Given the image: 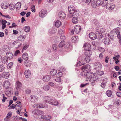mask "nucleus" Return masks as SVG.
I'll return each mask as SVG.
<instances>
[{"instance_id":"obj_45","label":"nucleus","mask_w":121,"mask_h":121,"mask_svg":"<svg viewBox=\"0 0 121 121\" xmlns=\"http://www.w3.org/2000/svg\"><path fill=\"white\" fill-rule=\"evenodd\" d=\"M13 63L12 62H10L7 65V67L9 69H10L12 67Z\"/></svg>"},{"instance_id":"obj_23","label":"nucleus","mask_w":121,"mask_h":121,"mask_svg":"<svg viewBox=\"0 0 121 121\" xmlns=\"http://www.w3.org/2000/svg\"><path fill=\"white\" fill-rule=\"evenodd\" d=\"M96 35L97 37V38L101 39L102 37V35L100 32L99 31H97L96 32Z\"/></svg>"},{"instance_id":"obj_12","label":"nucleus","mask_w":121,"mask_h":121,"mask_svg":"<svg viewBox=\"0 0 121 121\" xmlns=\"http://www.w3.org/2000/svg\"><path fill=\"white\" fill-rule=\"evenodd\" d=\"M32 113L37 115H43L44 112L43 111L37 109H35L33 110Z\"/></svg>"},{"instance_id":"obj_53","label":"nucleus","mask_w":121,"mask_h":121,"mask_svg":"<svg viewBox=\"0 0 121 121\" xmlns=\"http://www.w3.org/2000/svg\"><path fill=\"white\" fill-rule=\"evenodd\" d=\"M62 75V73L61 72L58 73L56 74V76L58 77H60Z\"/></svg>"},{"instance_id":"obj_6","label":"nucleus","mask_w":121,"mask_h":121,"mask_svg":"<svg viewBox=\"0 0 121 121\" xmlns=\"http://www.w3.org/2000/svg\"><path fill=\"white\" fill-rule=\"evenodd\" d=\"M68 9L69 13L71 14L77 11L76 10L74 7L73 6H69L68 7Z\"/></svg>"},{"instance_id":"obj_19","label":"nucleus","mask_w":121,"mask_h":121,"mask_svg":"<svg viewBox=\"0 0 121 121\" xmlns=\"http://www.w3.org/2000/svg\"><path fill=\"white\" fill-rule=\"evenodd\" d=\"M59 17L60 18L64 19L66 17V14L65 13L63 12H60L58 14Z\"/></svg>"},{"instance_id":"obj_59","label":"nucleus","mask_w":121,"mask_h":121,"mask_svg":"<svg viewBox=\"0 0 121 121\" xmlns=\"http://www.w3.org/2000/svg\"><path fill=\"white\" fill-rule=\"evenodd\" d=\"M3 99L2 100V101L3 102H4L6 99H7L6 97H5L4 95V94H3Z\"/></svg>"},{"instance_id":"obj_47","label":"nucleus","mask_w":121,"mask_h":121,"mask_svg":"<svg viewBox=\"0 0 121 121\" xmlns=\"http://www.w3.org/2000/svg\"><path fill=\"white\" fill-rule=\"evenodd\" d=\"M17 103V104L16 105V106L19 107V109H20L21 108V102L20 101L18 102H16Z\"/></svg>"},{"instance_id":"obj_2","label":"nucleus","mask_w":121,"mask_h":121,"mask_svg":"<svg viewBox=\"0 0 121 121\" xmlns=\"http://www.w3.org/2000/svg\"><path fill=\"white\" fill-rule=\"evenodd\" d=\"M45 100L46 102L53 105L56 106L58 104V102L56 100H53L50 97L47 96L45 97Z\"/></svg>"},{"instance_id":"obj_27","label":"nucleus","mask_w":121,"mask_h":121,"mask_svg":"<svg viewBox=\"0 0 121 121\" xmlns=\"http://www.w3.org/2000/svg\"><path fill=\"white\" fill-rule=\"evenodd\" d=\"M16 88L17 90L18 88L19 89L21 88L22 86V84L19 81H17L16 82Z\"/></svg>"},{"instance_id":"obj_14","label":"nucleus","mask_w":121,"mask_h":121,"mask_svg":"<svg viewBox=\"0 0 121 121\" xmlns=\"http://www.w3.org/2000/svg\"><path fill=\"white\" fill-rule=\"evenodd\" d=\"M30 99L32 102H35L37 101V97L33 95H31L30 97Z\"/></svg>"},{"instance_id":"obj_56","label":"nucleus","mask_w":121,"mask_h":121,"mask_svg":"<svg viewBox=\"0 0 121 121\" xmlns=\"http://www.w3.org/2000/svg\"><path fill=\"white\" fill-rule=\"evenodd\" d=\"M48 85L52 87H53L55 85L52 82H49Z\"/></svg>"},{"instance_id":"obj_51","label":"nucleus","mask_w":121,"mask_h":121,"mask_svg":"<svg viewBox=\"0 0 121 121\" xmlns=\"http://www.w3.org/2000/svg\"><path fill=\"white\" fill-rule=\"evenodd\" d=\"M92 6L93 8H96V6H96V4H95V3L94 2H93L92 1Z\"/></svg>"},{"instance_id":"obj_43","label":"nucleus","mask_w":121,"mask_h":121,"mask_svg":"<svg viewBox=\"0 0 121 121\" xmlns=\"http://www.w3.org/2000/svg\"><path fill=\"white\" fill-rule=\"evenodd\" d=\"M31 10L33 12H35L36 9H35V6L34 5H32L31 7Z\"/></svg>"},{"instance_id":"obj_31","label":"nucleus","mask_w":121,"mask_h":121,"mask_svg":"<svg viewBox=\"0 0 121 121\" xmlns=\"http://www.w3.org/2000/svg\"><path fill=\"white\" fill-rule=\"evenodd\" d=\"M50 88V87L48 85H44L43 87V90L45 91L49 90Z\"/></svg>"},{"instance_id":"obj_24","label":"nucleus","mask_w":121,"mask_h":121,"mask_svg":"<svg viewBox=\"0 0 121 121\" xmlns=\"http://www.w3.org/2000/svg\"><path fill=\"white\" fill-rule=\"evenodd\" d=\"M6 57H7L9 59H12L13 56V54L10 52H7L6 55Z\"/></svg>"},{"instance_id":"obj_1","label":"nucleus","mask_w":121,"mask_h":121,"mask_svg":"<svg viewBox=\"0 0 121 121\" xmlns=\"http://www.w3.org/2000/svg\"><path fill=\"white\" fill-rule=\"evenodd\" d=\"M82 74L84 76H86V81L89 80L91 82H94L97 80H98V77L94 75V74L91 72H88L85 73L83 72Z\"/></svg>"},{"instance_id":"obj_49","label":"nucleus","mask_w":121,"mask_h":121,"mask_svg":"<svg viewBox=\"0 0 121 121\" xmlns=\"http://www.w3.org/2000/svg\"><path fill=\"white\" fill-rule=\"evenodd\" d=\"M12 115V112H9L7 114V118H9L11 117Z\"/></svg>"},{"instance_id":"obj_36","label":"nucleus","mask_w":121,"mask_h":121,"mask_svg":"<svg viewBox=\"0 0 121 121\" xmlns=\"http://www.w3.org/2000/svg\"><path fill=\"white\" fill-rule=\"evenodd\" d=\"M115 33L117 35V36L120 40H121V37L120 35V32L118 30H116L115 31Z\"/></svg>"},{"instance_id":"obj_42","label":"nucleus","mask_w":121,"mask_h":121,"mask_svg":"<svg viewBox=\"0 0 121 121\" xmlns=\"http://www.w3.org/2000/svg\"><path fill=\"white\" fill-rule=\"evenodd\" d=\"M1 8L3 9H5L8 8V6L5 4H3L1 5Z\"/></svg>"},{"instance_id":"obj_9","label":"nucleus","mask_w":121,"mask_h":121,"mask_svg":"<svg viewBox=\"0 0 121 121\" xmlns=\"http://www.w3.org/2000/svg\"><path fill=\"white\" fill-rule=\"evenodd\" d=\"M3 86L5 88H8L10 87V83L8 81H5L3 82Z\"/></svg>"},{"instance_id":"obj_34","label":"nucleus","mask_w":121,"mask_h":121,"mask_svg":"<svg viewBox=\"0 0 121 121\" xmlns=\"http://www.w3.org/2000/svg\"><path fill=\"white\" fill-rule=\"evenodd\" d=\"M24 30L25 32H28L30 31V28L29 26H27L24 27Z\"/></svg>"},{"instance_id":"obj_61","label":"nucleus","mask_w":121,"mask_h":121,"mask_svg":"<svg viewBox=\"0 0 121 121\" xmlns=\"http://www.w3.org/2000/svg\"><path fill=\"white\" fill-rule=\"evenodd\" d=\"M113 59L115 60V62L116 64H117L119 62V60L117 59H116V57H114Z\"/></svg>"},{"instance_id":"obj_17","label":"nucleus","mask_w":121,"mask_h":121,"mask_svg":"<svg viewBox=\"0 0 121 121\" xmlns=\"http://www.w3.org/2000/svg\"><path fill=\"white\" fill-rule=\"evenodd\" d=\"M10 75V74L8 72H4L2 74V77L6 79L8 78Z\"/></svg>"},{"instance_id":"obj_57","label":"nucleus","mask_w":121,"mask_h":121,"mask_svg":"<svg viewBox=\"0 0 121 121\" xmlns=\"http://www.w3.org/2000/svg\"><path fill=\"white\" fill-rule=\"evenodd\" d=\"M104 55L103 53H100L99 54V57L101 59H102Z\"/></svg>"},{"instance_id":"obj_32","label":"nucleus","mask_w":121,"mask_h":121,"mask_svg":"<svg viewBox=\"0 0 121 121\" xmlns=\"http://www.w3.org/2000/svg\"><path fill=\"white\" fill-rule=\"evenodd\" d=\"M7 59V58L6 57H3L2 58V63L4 64H7L8 62Z\"/></svg>"},{"instance_id":"obj_50","label":"nucleus","mask_w":121,"mask_h":121,"mask_svg":"<svg viewBox=\"0 0 121 121\" xmlns=\"http://www.w3.org/2000/svg\"><path fill=\"white\" fill-rule=\"evenodd\" d=\"M16 106V105L15 104H13L12 105L10 106L9 108V109H14L15 107Z\"/></svg>"},{"instance_id":"obj_41","label":"nucleus","mask_w":121,"mask_h":121,"mask_svg":"<svg viewBox=\"0 0 121 121\" xmlns=\"http://www.w3.org/2000/svg\"><path fill=\"white\" fill-rule=\"evenodd\" d=\"M4 67L3 65L0 64V71H2L4 69Z\"/></svg>"},{"instance_id":"obj_15","label":"nucleus","mask_w":121,"mask_h":121,"mask_svg":"<svg viewBox=\"0 0 121 121\" xmlns=\"http://www.w3.org/2000/svg\"><path fill=\"white\" fill-rule=\"evenodd\" d=\"M41 118L43 119L48 120L50 119L51 118V116L48 115H42L41 116Z\"/></svg>"},{"instance_id":"obj_18","label":"nucleus","mask_w":121,"mask_h":121,"mask_svg":"<svg viewBox=\"0 0 121 121\" xmlns=\"http://www.w3.org/2000/svg\"><path fill=\"white\" fill-rule=\"evenodd\" d=\"M25 76L26 78H29L31 74V72L29 70H26L24 72Z\"/></svg>"},{"instance_id":"obj_8","label":"nucleus","mask_w":121,"mask_h":121,"mask_svg":"<svg viewBox=\"0 0 121 121\" xmlns=\"http://www.w3.org/2000/svg\"><path fill=\"white\" fill-rule=\"evenodd\" d=\"M106 5V9L110 10H112L115 7V6L114 4L111 3L105 5V6Z\"/></svg>"},{"instance_id":"obj_26","label":"nucleus","mask_w":121,"mask_h":121,"mask_svg":"<svg viewBox=\"0 0 121 121\" xmlns=\"http://www.w3.org/2000/svg\"><path fill=\"white\" fill-rule=\"evenodd\" d=\"M23 58L26 60H28L29 58V56L28 54L26 53H24L22 56Z\"/></svg>"},{"instance_id":"obj_64","label":"nucleus","mask_w":121,"mask_h":121,"mask_svg":"<svg viewBox=\"0 0 121 121\" xmlns=\"http://www.w3.org/2000/svg\"><path fill=\"white\" fill-rule=\"evenodd\" d=\"M60 38L62 40H64L65 39V36L63 35H61L60 37Z\"/></svg>"},{"instance_id":"obj_35","label":"nucleus","mask_w":121,"mask_h":121,"mask_svg":"<svg viewBox=\"0 0 121 121\" xmlns=\"http://www.w3.org/2000/svg\"><path fill=\"white\" fill-rule=\"evenodd\" d=\"M78 21V18L73 17L72 20V23L74 24L77 23Z\"/></svg>"},{"instance_id":"obj_29","label":"nucleus","mask_w":121,"mask_h":121,"mask_svg":"<svg viewBox=\"0 0 121 121\" xmlns=\"http://www.w3.org/2000/svg\"><path fill=\"white\" fill-rule=\"evenodd\" d=\"M78 37L77 36H74L71 39V41L73 43H75L78 40Z\"/></svg>"},{"instance_id":"obj_54","label":"nucleus","mask_w":121,"mask_h":121,"mask_svg":"<svg viewBox=\"0 0 121 121\" xmlns=\"http://www.w3.org/2000/svg\"><path fill=\"white\" fill-rule=\"evenodd\" d=\"M104 73L103 71H99L98 72V75H101L104 74Z\"/></svg>"},{"instance_id":"obj_46","label":"nucleus","mask_w":121,"mask_h":121,"mask_svg":"<svg viewBox=\"0 0 121 121\" xmlns=\"http://www.w3.org/2000/svg\"><path fill=\"white\" fill-rule=\"evenodd\" d=\"M25 39L24 36L21 35L18 38V39L21 41Z\"/></svg>"},{"instance_id":"obj_20","label":"nucleus","mask_w":121,"mask_h":121,"mask_svg":"<svg viewBox=\"0 0 121 121\" xmlns=\"http://www.w3.org/2000/svg\"><path fill=\"white\" fill-rule=\"evenodd\" d=\"M50 79L51 76L49 75H47L44 76L42 78L43 80L45 82H47L49 81Z\"/></svg>"},{"instance_id":"obj_44","label":"nucleus","mask_w":121,"mask_h":121,"mask_svg":"<svg viewBox=\"0 0 121 121\" xmlns=\"http://www.w3.org/2000/svg\"><path fill=\"white\" fill-rule=\"evenodd\" d=\"M93 0H82V1L85 3H86L88 4H89Z\"/></svg>"},{"instance_id":"obj_25","label":"nucleus","mask_w":121,"mask_h":121,"mask_svg":"<svg viewBox=\"0 0 121 121\" xmlns=\"http://www.w3.org/2000/svg\"><path fill=\"white\" fill-rule=\"evenodd\" d=\"M31 62L29 60H26L24 63V65L26 67H30L31 65Z\"/></svg>"},{"instance_id":"obj_60","label":"nucleus","mask_w":121,"mask_h":121,"mask_svg":"<svg viewBox=\"0 0 121 121\" xmlns=\"http://www.w3.org/2000/svg\"><path fill=\"white\" fill-rule=\"evenodd\" d=\"M58 32L60 34H62L64 33V31L62 30H60L58 31Z\"/></svg>"},{"instance_id":"obj_4","label":"nucleus","mask_w":121,"mask_h":121,"mask_svg":"<svg viewBox=\"0 0 121 121\" xmlns=\"http://www.w3.org/2000/svg\"><path fill=\"white\" fill-rule=\"evenodd\" d=\"M18 6L16 7V9H20L21 7V4L18 3H17L15 5L13 4H10L9 5V9L11 10H13L14 9L15 7V6H18Z\"/></svg>"},{"instance_id":"obj_40","label":"nucleus","mask_w":121,"mask_h":121,"mask_svg":"<svg viewBox=\"0 0 121 121\" xmlns=\"http://www.w3.org/2000/svg\"><path fill=\"white\" fill-rule=\"evenodd\" d=\"M52 48L54 51H56L57 49V46L56 44H53L52 45Z\"/></svg>"},{"instance_id":"obj_16","label":"nucleus","mask_w":121,"mask_h":121,"mask_svg":"<svg viewBox=\"0 0 121 121\" xmlns=\"http://www.w3.org/2000/svg\"><path fill=\"white\" fill-rule=\"evenodd\" d=\"M89 37L91 39L95 40L97 38L95 34L93 33H91L89 34Z\"/></svg>"},{"instance_id":"obj_38","label":"nucleus","mask_w":121,"mask_h":121,"mask_svg":"<svg viewBox=\"0 0 121 121\" xmlns=\"http://www.w3.org/2000/svg\"><path fill=\"white\" fill-rule=\"evenodd\" d=\"M65 44V41L63 40L61 41L59 44V48H62Z\"/></svg>"},{"instance_id":"obj_3","label":"nucleus","mask_w":121,"mask_h":121,"mask_svg":"<svg viewBox=\"0 0 121 121\" xmlns=\"http://www.w3.org/2000/svg\"><path fill=\"white\" fill-rule=\"evenodd\" d=\"M81 29V27L80 25H76L75 26L74 30H72L71 31L70 33L72 35L74 33L76 34H78L80 31Z\"/></svg>"},{"instance_id":"obj_37","label":"nucleus","mask_w":121,"mask_h":121,"mask_svg":"<svg viewBox=\"0 0 121 121\" xmlns=\"http://www.w3.org/2000/svg\"><path fill=\"white\" fill-rule=\"evenodd\" d=\"M106 94L107 96L109 97H110L112 94V92L110 90L107 91L106 92Z\"/></svg>"},{"instance_id":"obj_58","label":"nucleus","mask_w":121,"mask_h":121,"mask_svg":"<svg viewBox=\"0 0 121 121\" xmlns=\"http://www.w3.org/2000/svg\"><path fill=\"white\" fill-rule=\"evenodd\" d=\"M17 25L15 24L14 23H13L12 24V26H9V28H11L13 27H16Z\"/></svg>"},{"instance_id":"obj_11","label":"nucleus","mask_w":121,"mask_h":121,"mask_svg":"<svg viewBox=\"0 0 121 121\" xmlns=\"http://www.w3.org/2000/svg\"><path fill=\"white\" fill-rule=\"evenodd\" d=\"M84 49L86 51H86L87 52H90L89 50L91 48V46L90 44L88 43H86L84 44Z\"/></svg>"},{"instance_id":"obj_5","label":"nucleus","mask_w":121,"mask_h":121,"mask_svg":"<svg viewBox=\"0 0 121 121\" xmlns=\"http://www.w3.org/2000/svg\"><path fill=\"white\" fill-rule=\"evenodd\" d=\"M92 53L91 52H89L88 51L87 52H85V54L86 56L85 58V62H88L90 60V57L91 56Z\"/></svg>"},{"instance_id":"obj_13","label":"nucleus","mask_w":121,"mask_h":121,"mask_svg":"<svg viewBox=\"0 0 121 121\" xmlns=\"http://www.w3.org/2000/svg\"><path fill=\"white\" fill-rule=\"evenodd\" d=\"M102 41L103 43L106 45H108L110 44V41L108 38H105L103 39Z\"/></svg>"},{"instance_id":"obj_55","label":"nucleus","mask_w":121,"mask_h":121,"mask_svg":"<svg viewBox=\"0 0 121 121\" xmlns=\"http://www.w3.org/2000/svg\"><path fill=\"white\" fill-rule=\"evenodd\" d=\"M84 65V64H82L80 61H78L77 62L76 65L78 66H81L82 65Z\"/></svg>"},{"instance_id":"obj_7","label":"nucleus","mask_w":121,"mask_h":121,"mask_svg":"<svg viewBox=\"0 0 121 121\" xmlns=\"http://www.w3.org/2000/svg\"><path fill=\"white\" fill-rule=\"evenodd\" d=\"M47 11L45 9H43L41 10L39 13V16L40 17L43 18L47 15Z\"/></svg>"},{"instance_id":"obj_62","label":"nucleus","mask_w":121,"mask_h":121,"mask_svg":"<svg viewBox=\"0 0 121 121\" xmlns=\"http://www.w3.org/2000/svg\"><path fill=\"white\" fill-rule=\"evenodd\" d=\"M94 23L95 25H98L99 24V22L98 21L96 20L94 21Z\"/></svg>"},{"instance_id":"obj_10","label":"nucleus","mask_w":121,"mask_h":121,"mask_svg":"<svg viewBox=\"0 0 121 121\" xmlns=\"http://www.w3.org/2000/svg\"><path fill=\"white\" fill-rule=\"evenodd\" d=\"M96 4L97 6H99L100 5H102V6H105V4L104 3L103 0H97L96 2Z\"/></svg>"},{"instance_id":"obj_52","label":"nucleus","mask_w":121,"mask_h":121,"mask_svg":"<svg viewBox=\"0 0 121 121\" xmlns=\"http://www.w3.org/2000/svg\"><path fill=\"white\" fill-rule=\"evenodd\" d=\"M20 53V51L19 50H17L16 51L14 54L15 56H17L18 54Z\"/></svg>"},{"instance_id":"obj_21","label":"nucleus","mask_w":121,"mask_h":121,"mask_svg":"<svg viewBox=\"0 0 121 121\" xmlns=\"http://www.w3.org/2000/svg\"><path fill=\"white\" fill-rule=\"evenodd\" d=\"M90 67L89 65L88 64L86 65H85L81 67V69H85L86 70H90Z\"/></svg>"},{"instance_id":"obj_33","label":"nucleus","mask_w":121,"mask_h":121,"mask_svg":"<svg viewBox=\"0 0 121 121\" xmlns=\"http://www.w3.org/2000/svg\"><path fill=\"white\" fill-rule=\"evenodd\" d=\"M57 70L54 69L52 70V71H50V74L52 75V76H53L56 74L57 73Z\"/></svg>"},{"instance_id":"obj_48","label":"nucleus","mask_w":121,"mask_h":121,"mask_svg":"<svg viewBox=\"0 0 121 121\" xmlns=\"http://www.w3.org/2000/svg\"><path fill=\"white\" fill-rule=\"evenodd\" d=\"M55 80L57 82H60L61 81V80L60 77H57L55 79Z\"/></svg>"},{"instance_id":"obj_63","label":"nucleus","mask_w":121,"mask_h":121,"mask_svg":"<svg viewBox=\"0 0 121 121\" xmlns=\"http://www.w3.org/2000/svg\"><path fill=\"white\" fill-rule=\"evenodd\" d=\"M101 86L103 88H104L106 86L105 83L102 82L101 83Z\"/></svg>"},{"instance_id":"obj_30","label":"nucleus","mask_w":121,"mask_h":121,"mask_svg":"<svg viewBox=\"0 0 121 121\" xmlns=\"http://www.w3.org/2000/svg\"><path fill=\"white\" fill-rule=\"evenodd\" d=\"M61 24V22L58 20L56 21L55 23V26L57 27H60Z\"/></svg>"},{"instance_id":"obj_39","label":"nucleus","mask_w":121,"mask_h":121,"mask_svg":"<svg viewBox=\"0 0 121 121\" xmlns=\"http://www.w3.org/2000/svg\"><path fill=\"white\" fill-rule=\"evenodd\" d=\"M48 107L47 104H44V105L41 104L39 106V107L40 108H46Z\"/></svg>"},{"instance_id":"obj_28","label":"nucleus","mask_w":121,"mask_h":121,"mask_svg":"<svg viewBox=\"0 0 121 121\" xmlns=\"http://www.w3.org/2000/svg\"><path fill=\"white\" fill-rule=\"evenodd\" d=\"M95 65L96 66V68L98 69H99L102 67V65L101 63L99 62H96L95 63Z\"/></svg>"},{"instance_id":"obj_22","label":"nucleus","mask_w":121,"mask_h":121,"mask_svg":"<svg viewBox=\"0 0 121 121\" xmlns=\"http://www.w3.org/2000/svg\"><path fill=\"white\" fill-rule=\"evenodd\" d=\"M72 16L73 17H75V18H78L80 17L79 14L78 12L76 11V12H75L73 13Z\"/></svg>"}]
</instances>
